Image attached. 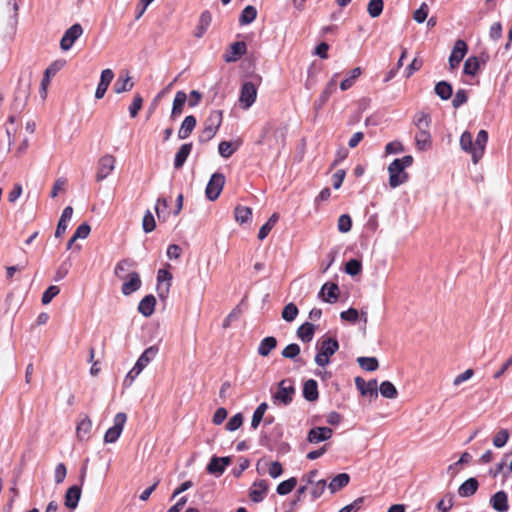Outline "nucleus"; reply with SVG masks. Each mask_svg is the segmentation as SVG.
I'll use <instances>...</instances> for the list:
<instances>
[{"label":"nucleus","instance_id":"680f3d73","mask_svg":"<svg viewBox=\"0 0 512 512\" xmlns=\"http://www.w3.org/2000/svg\"><path fill=\"white\" fill-rule=\"evenodd\" d=\"M509 439V433L506 429H501L493 438V445L497 448L503 447Z\"/></svg>","mask_w":512,"mask_h":512},{"label":"nucleus","instance_id":"8fccbe9b","mask_svg":"<svg viewBox=\"0 0 512 512\" xmlns=\"http://www.w3.org/2000/svg\"><path fill=\"white\" fill-rule=\"evenodd\" d=\"M336 77H337V74H335L332 79L327 83L325 89L323 90V92L321 93L320 97H319V101H320V104H324L325 102L328 101L330 95L335 91L336 89Z\"/></svg>","mask_w":512,"mask_h":512},{"label":"nucleus","instance_id":"338daca9","mask_svg":"<svg viewBox=\"0 0 512 512\" xmlns=\"http://www.w3.org/2000/svg\"><path fill=\"white\" fill-rule=\"evenodd\" d=\"M468 100L466 91L464 89H459L452 100V105L454 108H459L463 104H465Z\"/></svg>","mask_w":512,"mask_h":512},{"label":"nucleus","instance_id":"6e6d98bb","mask_svg":"<svg viewBox=\"0 0 512 512\" xmlns=\"http://www.w3.org/2000/svg\"><path fill=\"white\" fill-rule=\"evenodd\" d=\"M60 292L58 286L51 285L49 286L42 294L41 301L44 305L49 304L54 297H56Z\"/></svg>","mask_w":512,"mask_h":512},{"label":"nucleus","instance_id":"aec40b11","mask_svg":"<svg viewBox=\"0 0 512 512\" xmlns=\"http://www.w3.org/2000/svg\"><path fill=\"white\" fill-rule=\"evenodd\" d=\"M81 497V487L73 485L65 493L64 504L69 509H75L78 506Z\"/></svg>","mask_w":512,"mask_h":512},{"label":"nucleus","instance_id":"603ef678","mask_svg":"<svg viewBox=\"0 0 512 512\" xmlns=\"http://www.w3.org/2000/svg\"><path fill=\"white\" fill-rule=\"evenodd\" d=\"M327 487V483L325 480H318L315 483L311 484L310 494L312 496V500H316L321 497Z\"/></svg>","mask_w":512,"mask_h":512},{"label":"nucleus","instance_id":"4c0bfd02","mask_svg":"<svg viewBox=\"0 0 512 512\" xmlns=\"http://www.w3.org/2000/svg\"><path fill=\"white\" fill-rule=\"evenodd\" d=\"M235 220L240 224L247 223L251 220L252 210L246 206H237L234 211Z\"/></svg>","mask_w":512,"mask_h":512},{"label":"nucleus","instance_id":"58836bf2","mask_svg":"<svg viewBox=\"0 0 512 512\" xmlns=\"http://www.w3.org/2000/svg\"><path fill=\"white\" fill-rule=\"evenodd\" d=\"M134 265V262L130 259H123L119 261L114 269V274L119 279H126L127 271Z\"/></svg>","mask_w":512,"mask_h":512},{"label":"nucleus","instance_id":"f3484780","mask_svg":"<svg viewBox=\"0 0 512 512\" xmlns=\"http://www.w3.org/2000/svg\"><path fill=\"white\" fill-rule=\"evenodd\" d=\"M355 384L357 389L363 396L371 398L377 397V381L375 379L366 382L361 377H356Z\"/></svg>","mask_w":512,"mask_h":512},{"label":"nucleus","instance_id":"c9c22d12","mask_svg":"<svg viewBox=\"0 0 512 512\" xmlns=\"http://www.w3.org/2000/svg\"><path fill=\"white\" fill-rule=\"evenodd\" d=\"M279 219V215L277 213H273L268 221L261 226L259 232H258V239L264 240L270 233V231L273 229V227L276 225L277 221Z\"/></svg>","mask_w":512,"mask_h":512},{"label":"nucleus","instance_id":"39448f33","mask_svg":"<svg viewBox=\"0 0 512 512\" xmlns=\"http://www.w3.org/2000/svg\"><path fill=\"white\" fill-rule=\"evenodd\" d=\"M295 393V387L293 382L290 379H284L279 382L278 390L273 395V402L276 405H288L293 400V395Z\"/></svg>","mask_w":512,"mask_h":512},{"label":"nucleus","instance_id":"2eb2a0df","mask_svg":"<svg viewBox=\"0 0 512 512\" xmlns=\"http://www.w3.org/2000/svg\"><path fill=\"white\" fill-rule=\"evenodd\" d=\"M230 462V457L213 456L207 465V471L208 473L215 475L217 477L221 476L224 473L226 467L230 464Z\"/></svg>","mask_w":512,"mask_h":512},{"label":"nucleus","instance_id":"1a4fd4ad","mask_svg":"<svg viewBox=\"0 0 512 512\" xmlns=\"http://www.w3.org/2000/svg\"><path fill=\"white\" fill-rule=\"evenodd\" d=\"M83 34V28L79 23L73 24L68 28L60 41V47L64 51H68L74 45L75 41Z\"/></svg>","mask_w":512,"mask_h":512},{"label":"nucleus","instance_id":"e433bc0d","mask_svg":"<svg viewBox=\"0 0 512 512\" xmlns=\"http://www.w3.org/2000/svg\"><path fill=\"white\" fill-rule=\"evenodd\" d=\"M257 17V10L254 6L248 5L246 6L239 17V22L241 25H248L252 23Z\"/></svg>","mask_w":512,"mask_h":512},{"label":"nucleus","instance_id":"f03ea898","mask_svg":"<svg viewBox=\"0 0 512 512\" xmlns=\"http://www.w3.org/2000/svg\"><path fill=\"white\" fill-rule=\"evenodd\" d=\"M412 164L413 157L411 155H406L402 158L394 159L389 164V186L391 188H397L408 181L409 175L407 172H405V169L410 167Z\"/></svg>","mask_w":512,"mask_h":512},{"label":"nucleus","instance_id":"f257e3e1","mask_svg":"<svg viewBox=\"0 0 512 512\" xmlns=\"http://www.w3.org/2000/svg\"><path fill=\"white\" fill-rule=\"evenodd\" d=\"M487 141L488 133L486 130H480L475 141H473L472 134L465 131L460 137V147L463 151L471 154L472 162L477 164L483 157Z\"/></svg>","mask_w":512,"mask_h":512},{"label":"nucleus","instance_id":"0eeeda50","mask_svg":"<svg viewBox=\"0 0 512 512\" xmlns=\"http://www.w3.org/2000/svg\"><path fill=\"white\" fill-rule=\"evenodd\" d=\"M225 184V176L222 173L216 172L212 174L206 189H205V195L210 201H215Z\"/></svg>","mask_w":512,"mask_h":512},{"label":"nucleus","instance_id":"13d9d810","mask_svg":"<svg viewBox=\"0 0 512 512\" xmlns=\"http://www.w3.org/2000/svg\"><path fill=\"white\" fill-rule=\"evenodd\" d=\"M281 354L284 358L295 359L300 354V347L296 343H291L282 350Z\"/></svg>","mask_w":512,"mask_h":512},{"label":"nucleus","instance_id":"c85d7f7f","mask_svg":"<svg viewBox=\"0 0 512 512\" xmlns=\"http://www.w3.org/2000/svg\"><path fill=\"white\" fill-rule=\"evenodd\" d=\"M350 482V476L347 473H340L336 475L331 482L327 485L331 494H334L346 487Z\"/></svg>","mask_w":512,"mask_h":512},{"label":"nucleus","instance_id":"ea45409f","mask_svg":"<svg viewBox=\"0 0 512 512\" xmlns=\"http://www.w3.org/2000/svg\"><path fill=\"white\" fill-rule=\"evenodd\" d=\"M435 93L442 99L448 100L452 96V86L446 81H440L435 85Z\"/></svg>","mask_w":512,"mask_h":512},{"label":"nucleus","instance_id":"4d7b16f0","mask_svg":"<svg viewBox=\"0 0 512 512\" xmlns=\"http://www.w3.org/2000/svg\"><path fill=\"white\" fill-rule=\"evenodd\" d=\"M337 227L341 233L349 232L352 227L351 217L348 214L341 215L338 219Z\"/></svg>","mask_w":512,"mask_h":512},{"label":"nucleus","instance_id":"c03bdc74","mask_svg":"<svg viewBox=\"0 0 512 512\" xmlns=\"http://www.w3.org/2000/svg\"><path fill=\"white\" fill-rule=\"evenodd\" d=\"M359 366L366 371H375L378 369L379 363L375 357H359L357 359Z\"/></svg>","mask_w":512,"mask_h":512},{"label":"nucleus","instance_id":"dca6fc26","mask_svg":"<svg viewBox=\"0 0 512 512\" xmlns=\"http://www.w3.org/2000/svg\"><path fill=\"white\" fill-rule=\"evenodd\" d=\"M332 434L333 430L329 427H314L309 430L307 441L311 444H317L330 439Z\"/></svg>","mask_w":512,"mask_h":512},{"label":"nucleus","instance_id":"5701e85b","mask_svg":"<svg viewBox=\"0 0 512 512\" xmlns=\"http://www.w3.org/2000/svg\"><path fill=\"white\" fill-rule=\"evenodd\" d=\"M196 123L197 121L195 116H186L178 130V138L181 140L187 139L195 129Z\"/></svg>","mask_w":512,"mask_h":512},{"label":"nucleus","instance_id":"7c9ffc66","mask_svg":"<svg viewBox=\"0 0 512 512\" xmlns=\"http://www.w3.org/2000/svg\"><path fill=\"white\" fill-rule=\"evenodd\" d=\"M187 102V95L184 91H178L175 94L173 105H172V111H171V117L177 118L180 116L183 112V107L185 103Z\"/></svg>","mask_w":512,"mask_h":512},{"label":"nucleus","instance_id":"bf43d9fd","mask_svg":"<svg viewBox=\"0 0 512 512\" xmlns=\"http://www.w3.org/2000/svg\"><path fill=\"white\" fill-rule=\"evenodd\" d=\"M429 13V7L426 3H422L420 7L414 12L413 19L417 23H423L428 16Z\"/></svg>","mask_w":512,"mask_h":512},{"label":"nucleus","instance_id":"a18cd8bd","mask_svg":"<svg viewBox=\"0 0 512 512\" xmlns=\"http://www.w3.org/2000/svg\"><path fill=\"white\" fill-rule=\"evenodd\" d=\"M297 485V479L295 477H291L285 481H282L277 486V493L279 495H287L289 494Z\"/></svg>","mask_w":512,"mask_h":512},{"label":"nucleus","instance_id":"412c9836","mask_svg":"<svg viewBox=\"0 0 512 512\" xmlns=\"http://www.w3.org/2000/svg\"><path fill=\"white\" fill-rule=\"evenodd\" d=\"M73 215V208L71 206H67L62 211L61 217L58 221L56 231H55V237L60 238L64 235L66 232L68 222L71 220Z\"/></svg>","mask_w":512,"mask_h":512},{"label":"nucleus","instance_id":"69168bd1","mask_svg":"<svg viewBox=\"0 0 512 512\" xmlns=\"http://www.w3.org/2000/svg\"><path fill=\"white\" fill-rule=\"evenodd\" d=\"M364 503V497L355 499L352 503L341 508L338 512H358Z\"/></svg>","mask_w":512,"mask_h":512},{"label":"nucleus","instance_id":"473e14b6","mask_svg":"<svg viewBox=\"0 0 512 512\" xmlns=\"http://www.w3.org/2000/svg\"><path fill=\"white\" fill-rule=\"evenodd\" d=\"M133 86L134 84L131 81V77L129 76L128 73H126L125 75H120L117 78L113 86V90L116 94H120L132 90Z\"/></svg>","mask_w":512,"mask_h":512},{"label":"nucleus","instance_id":"a19ab883","mask_svg":"<svg viewBox=\"0 0 512 512\" xmlns=\"http://www.w3.org/2000/svg\"><path fill=\"white\" fill-rule=\"evenodd\" d=\"M380 394L388 399H395L398 395L397 389L390 381H383L379 387Z\"/></svg>","mask_w":512,"mask_h":512},{"label":"nucleus","instance_id":"3c124183","mask_svg":"<svg viewBox=\"0 0 512 512\" xmlns=\"http://www.w3.org/2000/svg\"><path fill=\"white\" fill-rule=\"evenodd\" d=\"M298 308L294 303L287 304L282 310V318L287 322H292L298 315Z\"/></svg>","mask_w":512,"mask_h":512},{"label":"nucleus","instance_id":"052dcab7","mask_svg":"<svg viewBox=\"0 0 512 512\" xmlns=\"http://www.w3.org/2000/svg\"><path fill=\"white\" fill-rule=\"evenodd\" d=\"M235 150L236 149L232 147V143L229 141H222L219 143V154L225 159L231 157Z\"/></svg>","mask_w":512,"mask_h":512},{"label":"nucleus","instance_id":"f704fd0d","mask_svg":"<svg viewBox=\"0 0 512 512\" xmlns=\"http://www.w3.org/2000/svg\"><path fill=\"white\" fill-rule=\"evenodd\" d=\"M277 346V340L273 336L265 337L261 340L258 346V354L266 357L270 354V352L275 349Z\"/></svg>","mask_w":512,"mask_h":512},{"label":"nucleus","instance_id":"4468645a","mask_svg":"<svg viewBox=\"0 0 512 512\" xmlns=\"http://www.w3.org/2000/svg\"><path fill=\"white\" fill-rule=\"evenodd\" d=\"M124 283L121 287V292L125 295H131L132 293L136 292L141 287V279L137 272H131L127 274L126 279H123Z\"/></svg>","mask_w":512,"mask_h":512},{"label":"nucleus","instance_id":"e2e57ef3","mask_svg":"<svg viewBox=\"0 0 512 512\" xmlns=\"http://www.w3.org/2000/svg\"><path fill=\"white\" fill-rule=\"evenodd\" d=\"M243 423V416L241 413H237L232 416L226 424V429L228 431H235L241 427Z\"/></svg>","mask_w":512,"mask_h":512},{"label":"nucleus","instance_id":"b1692460","mask_svg":"<svg viewBox=\"0 0 512 512\" xmlns=\"http://www.w3.org/2000/svg\"><path fill=\"white\" fill-rule=\"evenodd\" d=\"M490 504L496 511L506 512L509 508L508 496H507L506 492H504V491L496 492L490 498Z\"/></svg>","mask_w":512,"mask_h":512},{"label":"nucleus","instance_id":"20e7f679","mask_svg":"<svg viewBox=\"0 0 512 512\" xmlns=\"http://www.w3.org/2000/svg\"><path fill=\"white\" fill-rule=\"evenodd\" d=\"M222 111L212 110L205 120L204 127L199 135V141L206 143L210 141L217 133L222 123Z\"/></svg>","mask_w":512,"mask_h":512},{"label":"nucleus","instance_id":"f8f14e48","mask_svg":"<svg viewBox=\"0 0 512 512\" xmlns=\"http://www.w3.org/2000/svg\"><path fill=\"white\" fill-rule=\"evenodd\" d=\"M172 274L165 270L160 269L157 272V292L161 299H165L170 291Z\"/></svg>","mask_w":512,"mask_h":512},{"label":"nucleus","instance_id":"9d476101","mask_svg":"<svg viewBox=\"0 0 512 512\" xmlns=\"http://www.w3.org/2000/svg\"><path fill=\"white\" fill-rule=\"evenodd\" d=\"M257 97L256 86L252 82H245L240 91L239 102L243 109L250 108Z\"/></svg>","mask_w":512,"mask_h":512},{"label":"nucleus","instance_id":"72a5a7b5","mask_svg":"<svg viewBox=\"0 0 512 512\" xmlns=\"http://www.w3.org/2000/svg\"><path fill=\"white\" fill-rule=\"evenodd\" d=\"M315 325L310 322H305L297 329V337L305 342L308 343L313 339L314 333H315Z\"/></svg>","mask_w":512,"mask_h":512},{"label":"nucleus","instance_id":"4be33fe9","mask_svg":"<svg viewBox=\"0 0 512 512\" xmlns=\"http://www.w3.org/2000/svg\"><path fill=\"white\" fill-rule=\"evenodd\" d=\"M479 487V482L476 478L471 477L464 481L458 488V494L460 497L467 498L473 496Z\"/></svg>","mask_w":512,"mask_h":512},{"label":"nucleus","instance_id":"37998d69","mask_svg":"<svg viewBox=\"0 0 512 512\" xmlns=\"http://www.w3.org/2000/svg\"><path fill=\"white\" fill-rule=\"evenodd\" d=\"M268 408L266 402L261 403L253 413L251 420V427L253 429H257L261 421L263 420L264 414Z\"/></svg>","mask_w":512,"mask_h":512},{"label":"nucleus","instance_id":"6e6552de","mask_svg":"<svg viewBox=\"0 0 512 512\" xmlns=\"http://www.w3.org/2000/svg\"><path fill=\"white\" fill-rule=\"evenodd\" d=\"M126 421H127V416L125 413H123V412L117 413L114 417L113 426L110 427L105 433L104 441L106 443L116 442L123 431Z\"/></svg>","mask_w":512,"mask_h":512},{"label":"nucleus","instance_id":"cd10ccee","mask_svg":"<svg viewBox=\"0 0 512 512\" xmlns=\"http://www.w3.org/2000/svg\"><path fill=\"white\" fill-rule=\"evenodd\" d=\"M193 145L192 143H185L181 145L179 150L176 152L175 158H174V168L180 169L185 164L188 156L190 155L192 151Z\"/></svg>","mask_w":512,"mask_h":512},{"label":"nucleus","instance_id":"a211bd4d","mask_svg":"<svg viewBox=\"0 0 512 512\" xmlns=\"http://www.w3.org/2000/svg\"><path fill=\"white\" fill-rule=\"evenodd\" d=\"M158 348L156 346H150L144 350L135 363V371L142 372L143 369L156 357Z\"/></svg>","mask_w":512,"mask_h":512},{"label":"nucleus","instance_id":"393cba45","mask_svg":"<svg viewBox=\"0 0 512 512\" xmlns=\"http://www.w3.org/2000/svg\"><path fill=\"white\" fill-rule=\"evenodd\" d=\"M267 490L268 484L265 480L255 482L249 494L250 499L255 503L263 501L264 497L266 496Z\"/></svg>","mask_w":512,"mask_h":512},{"label":"nucleus","instance_id":"49530a36","mask_svg":"<svg viewBox=\"0 0 512 512\" xmlns=\"http://www.w3.org/2000/svg\"><path fill=\"white\" fill-rule=\"evenodd\" d=\"M361 72V68L359 67L352 69L350 72V76L341 81L340 89L345 91L351 88L355 80L361 75Z\"/></svg>","mask_w":512,"mask_h":512},{"label":"nucleus","instance_id":"7ed1b4c3","mask_svg":"<svg viewBox=\"0 0 512 512\" xmlns=\"http://www.w3.org/2000/svg\"><path fill=\"white\" fill-rule=\"evenodd\" d=\"M339 349L338 340L334 337L323 338L319 343V349L315 356V362L318 366L325 367L329 364L330 356L334 355Z\"/></svg>","mask_w":512,"mask_h":512},{"label":"nucleus","instance_id":"864d4df0","mask_svg":"<svg viewBox=\"0 0 512 512\" xmlns=\"http://www.w3.org/2000/svg\"><path fill=\"white\" fill-rule=\"evenodd\" d=\"M142 227L146 233L152 232L156 227L154 216L149 210H147L143 216Z\"/></svg>","mask_w":512,"mask_h":512},{"label":"nucleus","instance_id":"423d86ee","mask_svg":"<svg viewBox=\"0 0 512 512\" xmlns=\"http://www.w3.org/2000/svg\"><path fill=\"white\" fill-rule=\"evenodd\" d=\"M116 158L111 154L101 156L97 163L95 179L97 182L105 180L115 169Z\"/></svg>","mask_w":512,"mask_h":512},{"label":"nucleus","instance_id":"a878e982","mask_svg":"<svg viewBox=\"0 0 512 512\" xmlns=\"http://www.w3.org/2000/svg\"><path fill=\"white\" fill-rule=\"evenodd\" d=\"M156 305V298L149 294L146 295L138 305V311L145 317H149L154 313Z\"/></svg>","mask_w":512,"mask_h":512},{"label":"nucleus","instance_id":"5fc2aeb1","mask_svg":"<svg viewBox=\"0 0 512 512\" xmlns=\"http://www.w3.org/2000/svg\"><path fill=\"white\" fill-rule=\"evenodd\" d=\"M362 270V264L357 259H350L345 265V272L351 276L358 275Z\"/></svg>","mask_w":512,"mask_h":512},{"label":"nucleus","instance_id":"de8ad7c7","mask_svg":"<svg viewBox=\"0 0 512 512\" xmlns=\"http://www.w3.org/2000/svg\"><path fill=\"white\" fill-rule=\"evenodd\" d=\"M384 7L383 0H370L367 5V12L372 18H376L381 15Z\"/></svg>","mask_w":512,"mask_h":512},{"label":"nucleus","instance_id":"ddd939ff","mask_svg":"<svg viewBox=\"0 0 512 512\" xmlns=\"http://www.w3.org/2000/svg\"><path fill=\"white\" fill-rule=\"evenodd\" d=\"M247 52V45L244 41H237L230 45L229 50L223 55L224 61L232 63L238 61Z\"/></svg>","mask_w":512,"mask_h":512},{"label":"nucleus","instance_id":"bb28decb","mask_svg":"<svg viewBox=\"0 0 512 512\" xmlns=\"http://www.w3.org/2000/svg\"><path fill=\"white\" fill-rule=\"evenodd\" d=\"M92 429V421L88 416H85L76 427V435L80 441H86L90 437Z\"/></svg>","mask_w":512,"mask_h":512},{"label":"nucleus","instance_id":"2f4dec72","mask_svg":"<svg viewBox=\"0 0 512 512\" xmlns=\"http://www.w3.org/2000/svg\"><path fill=\"white\" fill-rule=\"evenodd\" d=\"M416 147L420 151H427L431 147V135L429 130H418L415 135Z\"/></svg>","mask_w":512,"mask_h":512},{"label":"nucleus","instance_id":"9b49d317","mask_svg":"<svg viewBox=\"0 0 512 512\" xmlns=\"http://www.w3.org/2000/svg\"><path fill=\"white\" fill-rule=\"evenodd\" d=\"M468 51V46L465 41L458 39L452 49L449 57V66L455 69L459 66Z\"/></svg>","mask_w":512,"mask_h":512},{"label":"nucleus","instance_id":"09e8293b","mask_svg":"<svg viewBox=\"0 0 512 512\" xmlns=\"http://www.w3.org/2000/svg\"><path fill=\"white\" fill-rule=\"evenodd\" d=\"M478 69H479L478 59H477V57L472 56V57H469L465 61L464 67H463V72L466 75L474 76L478 72Z\"/></svg>","mask_w":512,"mask_h":512},{"label":"nucleus","instance_id":"6ab92c4d","mask_svg":"<svg viewBox=\"0 0 512 512\" xmlns=\"http://www.w3.org/2000/svg\"><path fill=\"white\" fill-rule=\"evenodd\" d=\"M319 296L327 303H335L339 296L338 285L335 283H325L319 292Z\"/></svg>","mask_w":512,"mask_h":512},{"label":"nucleus","instance_id":"0e129e2a","mask_svg":"<svg viewBox=\"0 0 512 512\" xmlns=\"http://www.w3.org/2000/svg\"><path fill=\"white\" fill-rule=\"evenodd\" d=\"M143 99L142 97L137 94L134 96L133 101L129 107V113L132 118L136 117L139 110L142 108Z\"/></svg>","mask_w":512,"mask_h":512},{"label":"nucleus","instance_id":"c756f323","mask_svg":"<svg viewBox=\"0 0 512 512\" xmlns=\"http://www.w3.org/2000/svg\"><path fill=\"white\" fill-rule=\"evenodd\" d=\"M303 397L310 402L316 401L318 399V384L314 379L305 381L303 385Z\"/></svg>","mask_w":512,"mask_h":512},{"label":"nucleus","instance_id":"79ce46f5","mask_svg":"<svg viewBox=\"0 0 512 512\" xmlns=\"http://www.w3.org/2000/svg\"><path fill=\"white\" fill-rule=\"evenodd\" d=\"M414 124L418 130H429L431 117L425 112L417 113L414 117Z\"/></svg>","mask_w":512,"mask_h":512},{"label":"nucleus","instance_id":"774afa93","mask_svg":"<svg viewBox=\"0 0 512 512\" xmlns=\"http://www.w3.org/2000/svg\"><path fill=\"white\" fill-rule=\"evenodd\" d=\"M211 20V16L209 12H203L200 16V25L198 27V32L196 34L197 37H201L208 27Z\"/></svg>","mask_w":512,"mask_h":512}]
</instances>
